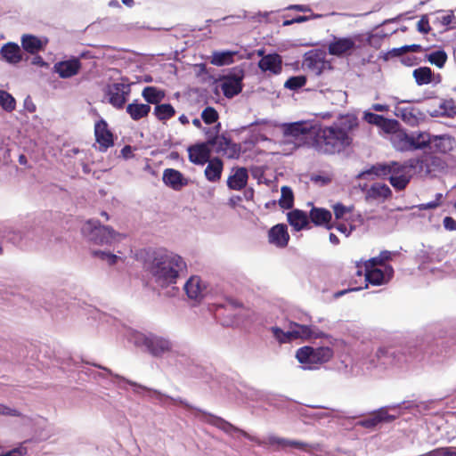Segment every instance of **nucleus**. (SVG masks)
<instances>
[{"instance_id":"f257e3e1","label":"nucleus","mask_w":456,"mask_h":456,"mask_svg":"<svg viewBox=\"0 0 456 456\" xmlns=\"http://www.w3.org/2000/svg\"><path fill=\"white\" fill-rule=\"evenodd\" d=\"M185 267L186 264L180 256L163 250L153 251L144 261L145 271L161 288L175 284L179 273Z\"/></svg>"},{"instance_id":"f03ea898","label":"nucleus","mask_w":456,"mask_h":456,"mask_svg":"<svg viewBox=\"0 0 456 456\" xmlns=\"http://www.w3.org/2000/svg\"><path fill=\"white\" fill-rule=\"evenodd\" d=\"M352 143V138L336 126L320 128L314 134L313 147L322 154L333 155L345 151Z\"/></svg>"},{"instance_id":"7ed1b4c3","label":"nucleus","mask_w":456,"mask_h":456,"mask_svg":"<svg viewBox=\"0 0 456 456\" xmlns=\"http://www.w3.org/2000/svg\"><path fill=\"white\" fill-rule=\"evenodd\" d=\"M418 159H409L404 164L393 162L391 164L372 165V175L378 176L389 175V181L392 186L396 190H403L411 181V170L417 168Z\"/></svg>"},{"instance_id":"20e7f679","label":"nucleus","mask_w":456,"mask_h":456,"mask_svg":"<svg viewBox=\"0 0 456 456\" xmlns=\"http://www.w3.org/2000/svg\"><path fill=\"white\" fill-rule=\"evenodd\" d=\"M305 68L320 77L319 85L330 89L338 80V73L325 58V53L321 51L309 52L304 60Z\"/></svg>"},{"instance_id":"39448f33","label":"nucleus","mask_w":456,"mask_h":456,"mask_svg":"<svg viewBox=\"0 0 456 456\" xmlns=\"http://www.w3.org/2000/svg\"><path fill=\"white\" fill-rule=\"evenodd\" d=\"M342 276L349 289L337 292L336 297L343 296L347 291H357L368 288V283H370V260L363 265L356 262L346 266L342 270Z\"/></svg>"},{"instance_id":"423d86ee","label":"nucleus","mask_w":456,"mask_h":456,"mask_svg":"<svg viewBox=\"0 0 456 456\" xmlns=\"http://www.w3.org/2000/svg\"><path fill=\"white\" fill-rule=\"evenodd\" d=\"M333 349L330 346L313 347L305 346L297 350L296 358L305 369H317L319 365L328 362L333 357Z\"/></svg>"},{"instance_id":"0eeeda50","label":"nucleus","mask_w":456,"mask_h":456,"mask_svg":"<svg viewBox=\"0 0 456 456\" xmlns=\"http://www.w3.org/2000/svg\"><path fill=\"white\" fill-rule=\"evenodd\" d=\"M283 142L293 143L296 147L303 145L312 135L313 126L308 121L284 123L281 126Z\"/></svg>"},{"instance_id":"6e6552de","label":"nucleus","mask_w":456,"mask_h":456,"mask_svg":"<svg viewBox=\"0 0 456 456\" xmlns=\"http://www.w3.org/2000/svg\"><path fill=\"white\" fill-rule=\"evenodd\" d=\"M392 256V252L386 250L372 257V286L387 284L392 279L394 269L388 263Z\"/></svg>"},{"instance_id":"1a4fd4ad","label":"nucleus","mask_w":456,"mask_h":456,"mask_svg":"<svg viewBox=\"0 0 456 456\" xmlns=\"http://www.w3.org/2000/svg\"><path fill=\"white\" fill-rule=\"evenodd\" d=\"M90 229V240L96 244H111L113 241L124 238L125 235L117 232L112 227L101 225L98 221H88L84 231Z\"/></svg>"},{"instance_id":"9d476101","label":"nucleus","mask_w":456,"mask_h":456,"mask_svg":"<svg viewBox=\"0 0 456 456\" xmlns=\"http://www.w3.org/2000/svg\"><path fill=\"white\" fill-rule=\"evenodd\" d=\"M208 143L211 146H215L216 153L228 159H238L240 155V145L233 142L224 135H215L208 138Z\"/></svg>"},{"instance_id":"9b49d317","label":"nucleus","mask_w":456,"mask_h":456,"mask_svg":"<svg viewBox=\"0 0 456 456\" xmlns=\"http://www.w3.org/2000/svg\"><path fill=\"white\" fill-rule=\"evenodd\" d=\"M142 344L147 348L148 352L155 357H161L163 354L171 352L173 347L170 340L155 334L143 336Z\"/></svg>"},{"instance_id":"f8f14e48","label":"nucleus","mask_w":456,"mask_h":456,"mask_svg":"<svg viewBox=\"0 0 456 456\" xmlns=\"http://www.w3.org/2000/svg\"><path fill=\"white\" fill-rule=\"evenodd\" d=\"M130 94V85L125 83H114L110 85L107 90L109 102L118 110L125 107Z\"/></svg>"},{"instance_id":"ddd939ff","label":"nucleus","mask_w":456,"mask_h":456,"mask_svg":"<svg viewBox=\"0 0 456 456\" xmlns=\"http://www.w3.org/2000/svg\"><path fill=\"white\" fill-rule=\"evenodd\" d=\"M94 137L96 142L99 144L98 150L102 152L114 145V135L109 129L108 123L101 118L94 125Z\"/></svg>"},{"instance_id":"4468645a","label":"nucleus","mask_w":456,"mask_h":456,"mask_svg":"<svg viewBox=\"0 0 456 456\" xmlns=\"http://www.w3.org/2000/svg\"><path fill=\"white\" fill-rule=\"evenodd\" d=\"M359 36L353 37H334L328 45V52L330 54L338 57L350 54L351 52L357 47L356 42L359 40Z\"/></svg>"},{"instance_id":"2eb2a0df","label":"nucleus","mask_w":456,"mask_h":456,"mask_svg":"<svg viewBox=\"0 0 456 456\" xmlns=\"http://www.w3.org/2000/svg\"><path fill=\"white\" fill-rule=\"evenodd\" d=\"M262 56L258 61V67L263 72H268L270 75H279L282 70V58L278 53H269L264 55V50L257 52Z\"/></svg>"},{"instance_id":"dca6fc26","label":"nucleus","mask_w":456,"mask_h":456,"mask_svg":"<svg viewBox=\"0 0 456 456\" xmlns=\"http://www.w3.org/2000/svg\"><path fill=\"white\" fill-rule=\"evenodd\" d=\"M82 68V63L78 58H71L66 61H61L53 65V71L61 78H69L77 75Z\"/></svg>"},{"instance_id":"f3484780","label":"nucleus","mask_w":456,"mask_h":456,"mask_svg":"<svg viewBox=\"0 0 456 456\" xmlns=\"http://www.w3.org/2000/svg\"><path fill=\"white\" fill-rule=\"evenodd\" d=\"M162 180L167 187L177 191L187 186L190 182L180 171L174 168H166Z\"/></svg>"},{"instance_id":"a211bd4d","label":"nucleus","mask_w":456,"mask_h":456,"mask_svg":"<svg viewBox=\"0 0 456 456\" xmlns=\"http://www.w3.org/2000/svg\"><path fill=\"white\" fill-rule=\"evenodd\" d=\"M208 141L207 142L191 145L188 148L189 159L195 165H204L210 160L211 151L208 148Z\"/></svg>"},{"instance_id":"6ab92c4d","label":"nucleus","mask_w":456,"mask_h":456,"mask_svg":"<svg viewBox=\"0 0 456 456\" xmlns=\"http://www.w3.org/2000/svg\"><path fill=\"white\" fill-rule=\"evenodd\" d=\"M289 240V234L288 232L287 225L278 224L273 226L268 232V241L270 244L277 248H285L288 246Z\"/></svg>"},{"instance_id":"aec40b11","label":"nucleus","mask_w":456,"mask_h":456,"mask_svg":"<svg viewBox=\"0 0 456 456\" xmlns=\"http://www.w3.org/2000/svg\"><path fill=\"white\" fill-rule=\"evenodd\" d=\"M289 335L295 339H311L325 337V334L320 330H314L311 326L302 325L297 322H290Z\"/></svg>"},{"instance_id":"412c9836","label":"nucleus","mask_w":456,"mask_h":456,"mask_svg":"<svg viewBox=\"0 0 456 456\" xmlns=\"http://www.w3.org/2000/svg\"><path fill=\"white\" fill-rule=\"evenodd\" d=\"M395 114L411 126H416L421 116L418 109L411 106H403V102H398L395 106Z\"/></svg>"},{"instance_id":"4be33fe9","label":"nucleus","mask_w":456,"mask_h":456,"mask_svg":"<svg viewBox=\"0 0 456 456\" xmlns=\"http://www.w3.org/2000/svg\"><path fill=\"white\" fill-rule=\"evenodd\" d=\"M221 89L226 98H232L242 90V76L225 77L221 84Z\"/></svg>"},{"instance_id":"5701e85b","label":"nucleus","mask_w":456,"mask_h":456,"mask_svg":"<svg viewBox=\"0 0 456 456\" xmlns=\"http://www.w3.org/2000/svg\"><path fill=\"white\" fill-rule=\"evenodd\" d=\"M206 286L199 276H191L184 285V290L191 299L200 300L203 297Z\"/></svg>"},{"instance_id":"b1692460","label":"nucleus","mask_w":456,"mask_h":456,"mask_svg":"<svg viewBox=\"0 0 456 456\" xmlns=\"http://www.w3.org/2000/svg\"><path fill=\"white\" fill-rule=\"evenodd\" d=\"M419 160L418 167L426 174H430L437 169L444 168V162L437 156L431 154L424 155Z\"/></svg>"},{"instance_id":"393cba45","label":"nucleus","mask_w":456,"mask_h":456,"mask_svg":"<svg viewBox=\"0 0 456 456\" xmlns=\"http://www.w3.org/2000/svg\"><path fill=\"white\" fill-rule=\"evenodd\" d=\"M456 146L455 139L449 134L433 135L431 147L440 153H448Z\"/></svg>"},{"instance_id":"a878e982","label":"nucleus","mask_w":456,"mask_h":456,"mask_svg":"<svg viewBox=\"0 0 456 456\" xmlns=\"http://www.w3.org/2000/svg\"><path fill=\"white\" fill-rule=\"evenodd\" d=\"M46 44L47 40L43 41L39 37L31 34H24L21 37V46L24 51L30 54H36L44 50Z\"/></svg>"},{"instance_id":"bb28decb","label":"nucleus","mask_w":456,"mask_h":456,"mask_svg":"<svg viewBox=\"0 0 456 456\" xmlns=\"http://www.w3.org/2000/svg\"><path fill=\"white\" fill-rule=\"evenodd\" d=\"M248 174L245 167H238L234 174L227 179V186L231 190L240 191L246 187L248 183Z\"/></svg>"},{"instance_id":"cd10ccee","label":"nucleus","mask_w":456,"mask_h":456,"mask_svg":"<svg viewBox=\"0 0 456 456\" xmlns=\"http://www.w3.org/2000/svg\"><path fill=\"white\" fill-rule=\"evenodd\" d=\"M224 169L223 161L216 157L208 161V166L205 169V176L208 181L216 183L221 179L222 172Z\"/></svg>"},{"instance_id":"c85d7f7f","label":"nucleus","mask_w":456,"mask_h":456,"mask_svg":"<svg viewBox=\"0 0 456 456\" xmlns=\"http://www.w3.org/2000/svg\"><path fill=\"white\" fill-rule=\"evenodd\" d=\"M397 409L393 408H380L378 411H372V427L379 424H388L397 415Z\"/></svg>"},{"instance_id":"c756f323","label":"nucleus","mask_w":456,"mask_h":456,"mask_svg":"<svg viewBox=\"0 0 456 456\" xmlns=\"http://www.w3.org/2000/svg\"><path fill=\"white\" fill-rule=\"evenodd\" d=\"M3 58L11 64H17L22 60L20 46L15 43H7L1 48Z\"/></svg>"},{"instance_id":"7c9ffc66","label":"nucleus","mask_w":456,"mask_h":456,"mask_svg":"<svg viewBox=\"0 0 456 456\" xmlns=\"http://www.w3.org/2000/svg\"><path fill=\"white\" fill-rule=\"evenodd\" d=\"M151 109V108L149 104L139 103L135 100L126 106V110L133 120L138 121L143 118H146L149 115Z\"/></svg>"},{"instance_id":"2f4dec72","label":"nucleus","mask_w":456,"mask_h":456,"mask_svg":"<svg viewBox=\"0 0 456 456\" xmlns=\"http://www.w3.org/2000/svg\"><path fill=\"white\" fill-rule=\"evenodd\" d=\"M370 175V169L365 170L355 177V185L354 186V193L362 192L365 199L370 197V185L368 176Z\"/></svg>"},{"instance_id":"473e14b6","label":"nucleus","mask_w":456,"mask_h":456,"mask_svg":"<svg viewBox=\"0 0 456 456\" xmlns=\"http://www.w3.org/2000/svg\"><path fill=\"white\" fill-rule=\"evenodd\" d=\"M288 222L296 230L300 231L307 226L308 216L305 212L294 209L288 213Z\"/></svg>"},{"instance_id":"72a5a7b5","label":"nucleus","mask_w":456,"mask_h":456,"mask_svg":"<svg viewBox=\"0 0 456 456\" xmlns=\"http://www.w3.org/2000/svg\"><path fill=\"white\" fill-rule=\"evenodd\" d=\"M390 141L397 151H404L411 150V134H407L403 131L397 130L393 135H390Z\"/></svg>"},{"instance_id":"f704fd0d","label":"nucleus","mask_w":456,"mask_h":456,"mask_svg":"<svg viewBox=\"0 0 456 456\" xmlns=\"http://www.w3.org/2000/svg\"><path fill=\"white\" fill-rule=\"evenodd\" d=\"M309 218L315 225L325 224L328 228H330L328 224L331 220V213L325 208L314 207L310 210Z\"/></svg>"},{"instance_id":"c9c22d12","label":"nucleus","mask_w":456,"mask_h":456,"mask_svg":"<svg viewBox=\"0 0 456 456\" xmlns=\"http://www.w3.org/2000/svg\"><path fill=\"white\" fill-rule=\"evenodd\" d=\"M372 125L377 126L380 130L391 135L398 130V123L395 120L387 119L373 113Z\"/></svg>"},{"instance_id":"e433bc0d","label":"nucleus","mask_w":456,"mask_h":456,"mask_svg":"<svg viewBox=\"0 0 456 456\" xmlns=\"http://www.w3.org/2000/svg\"><path fill=\"white\" fill-rule=\"evenodd\" d=\"M142 96L147 102L146 104L158 105L165 98V92L155 86H146L142 92Z\"/></svg>"},{"instance_id":"4c0bfd02","label":"nucleus","mask_w":456,"mask_h":456,"mask_svg":"<svg viewBox=\"0 0 456 456\" xmlns=\"http://www.w3.org/2000/svg\"><path fill=\"white\" fill-rule=\"evenodd\" d=\"M432 137L428 132H414L411 134V150L423 149L431 145Z\"/></svg>"},{"instance_id":"58836bf2","label":"nucleus","mask_w":456,"mask_h":456,"mask_svg":"<svg viewBox=\"0 0 456 456\" xmlns=\"http://www.w3.org/2000/svg\"><path fill=\"white\" fill-rule=\"evenodd\" d=\"M332 126L345 132L346 134H349V133L358 126V119L354 115L347 114L341 116Z\"/></svg>"},{"instance_id":"ea45409f","label":"nucleus","mask_w":456,"mask_h":456,"mask_svg":"<svg viewBox=\"0 0 456 456\" xmlns=\"http://www.w3.org/2000/svg\"><path fill=\"white\" fill-rule=\"evenodd\" d=\"M154 115L159 120L166 121L175 115V110L170 103H159L154 108Z\"/></svg>"},{"instance_id":"a19ab883","label":"nucleus","mask_w":456,"mask_h":456,"mask_svg":"<svg viewBox=\"0 0 456 456\" xmlns=\"http://www.w3.org/2000/svg\"><path fill=\"white\" fill-rule=\"evenodd\" d=\"M234 52H215L212 55L211 63L216 66L229 65L233 62Z\"/></svg>"},{"instance_id":"79ce46f5","label":"nucleus","mask_w":456,"mask_h":456,"mask_svg":"<svg viewBox=\"0 0 456 456\" xmlns=\"http://www.w3.org/2000/svg\"><path fill=\"white\" fill-rule=\"evenodd\" d=\"M432 71L428 67L418 68L413 70V77L419 86L428 85L432 82Z\"/></svg>"},{"instance_id":"37998d69","label":"nucleus","mask_w":456,"mask_h":456,"mask_svg":"<svg viewBox=\"0 0 456 456\" xmlns=\"http://www.w3.org/2000/svg\"><path fill=\"white\" fill-rule=\"evenodd\" d=\"M200 419L205 424L214 426L216 428H235L225 419L212 414L204 412L201 414Z\"/></svg>"},{"instance_id":"c03bdc74","label":"nucleus","mask_w":456,"mask_h":456,"mask_svg":"<svg viewBox=\"0 0 456 456\" xmlns=\"http://www.w3.org/2000/svg\"><path fill=\"white\" fill-rule=\"evenodd\" d=\"M279 205L283 209H290L294 205V194L289 186H282Z\"/></svg>"},{"instance_id":"a18cd8bd","label":"nucleus","mask_w":456,"mask_h":456,"mask_svg":"<svg viewBox=\"0 0 456 456\" xmlns=\"http://www.w3.org/2000/svg\"><path fill=\"white\" fill-rule=\"evenodd\" d=\"M0 107L7 112H12L16 108L15 99L4 90H0Z\"/></svg>"},{"instance_id":"49530a36","label":"nucleus","mask_w":456,"mask_h":456,"mask_svg":"<svg viewBox=\"0 0 456 456\" xmlns=\"http://www.w3.org/2000/svg\"><path fill=\"white\" fill-rule=\"evenodd\" d=\"M306 82H307L306 77L304 75L293 76V77H289L285 81L284 87L289 90L297 91V90L302 88L303 86H305Z\"/></svg>"},{"instance_id":"de8ad7c7","label":"nucleus","mask_w":456,"mask_h":456,"mask_svg":"<svg viewBox=\"0 0 456 456\" xmlns=\"http://www.w3.org/2000/svg\"><path fill=\"white\" fill-rule=\"evenodd\" d=\"M391 195L390 188L383 183H372V199L381 198L387 199Z\"/></svg>"},{"instance_id":"09e8293b","label":"nucleus","mask_w":456,"mask_h":456,"mask_svg":"<svg viewBox=\"0 0 456 456\" xmlns=\"http://www.w3.org/2000/svg\"><path fill=\"white\" fill-rule=\"evenodd\" d=\"M219 118L218 112L213 107H206L201 112V118L207 125H211L217 121Z\"/></svg>"},{"instance_id":"8fccbe9b","label":"nucleus","mask_w":456,"mask_h":456,"mask_svg":"<svg viewBox=\"0 0 456 456\" xmlns=\"http://www.w3.org/2000/svg\"><path fill=\"white\" fill-rule=\"evenodd\" d=\"M447 56L446 53L444 51H436L434 53H431L428 56V60L432 64H435L438 68H442L445 61H446Z\"/></svg>"},{"instance_id":"3c124183","label":"nucleus","mask_w":456,"mask_h":456,"mask_svg":"<svg viewBox=\"0 0 456 456\" xmlns=\"http://www.w3.org/2000/svg\"><path fill=\"white\" fill-rule=\"evenodd\" d=\"M272 331L280 343H287L294 340V338L289 335V330L283 331L281 328L273 327Z\"/></svg>"},{"instance_id":"603ef678","label":"nucleus","mask_w":456,"mask_h":456,"mask_svg":"<svg viewBox=\"0 0 456 456\" xmlns=\"http://www.w3.org/2000/svg\"><path fill=\"white\" fill-rule=\"evenodd\" d=\"M421 46L419 45H403L399 48H394L391 53L395 55L399 56L408 52H420Z\"/></svg>"},{"instance_id":"864d4df0","label":"nucleus","mask_w":456,"mask_h":456,"mask_svg":"<svg viewBox=\"0 0 456 456\" xmlns=\"http://www.w3.org/2000/svg\"><path fill=\"white\" fill-rule=\"evenodd\" d=\"M442 198H443V194L442 193H437L436 195V200H435L430 201V202L426 203V204H420V205L417 206V208L419 210H427V209L436 208L438 206H440Z\"/></svg>"},{"instance_id":"5fc2aeb1","label":"nucleus","mask_w":456,"mask_h":456,"mask_svg":"<svg viewBox=\"0 0 456 456\" xmlns=\"http://www.w3.org/2000/svg\"><path fill=\"white\" fill-rule=\"evenodd\" d=\"M0 414L5 416H21V413L16 409L10 408L4 404L0 403Z\"/></svg>"},{"instance_id":"6e6d98bb","label":"nucleus","mask_w":456,"mask_h":456,"mask_svg":"<svg viewBox=\"0 0 456 456\" xmlns=\"http://www.w3.org/2000/svg\"><path fill=\"white\" fill-rule=\"evenodd\" d=\"M27 453V448L20 445L11 451L6 452L5 453L1 454L0 456H24Z\"/></svg>"},{"instance_id":"4d7b16f0","label":"nucleus","mask_w":456,"mask_h":456,"mask_svg":"<svg viewBox=\"0 0 456 456\" xmlns=\"http://www.w3.org/2000/svg\"><path fill=\"white\" fill-rule=\"evenodd\" d=\"M333 211L337 219L343 218L348 209L341 203H337L333 206Z\"/></svg>"},{"instance_id":"13d9d810","label":"nucleus","mask_w":456,"mask_h":456,"mask_svg":"<svg viewBox=\"0 0 456 456\" xmlns=\"http://www.w3.org/2000/svg\"><path fill=\"white\" fill-rule=\"evenodd\" d=\"M444 226L446 230L448 231H456V221L450 217V216H446L444 219Z\"/></svg>"},{"instance_id":"bf43d9fd","label":"nucleus","mask_w":456,"mask_h":456,"mask_svg":"<svg viewBox=\"0 0 456 456\" xmlns=\"http://www.w3.org/2000/svg\"><path fill=\"white\" fill-rule=\"evenodd\" d=\"M121 155L126 159L133 158V148L130 145L124 146L121 150Z\"/></svg>"},{"instance_id":"052dcab7","label":"nucleus","mask_w":456,"mask_h":456,"mask_svg":"<svg viewBox=\"0 0 456 456\" xmlns=\"http://www.w3.org/2000/svg\"><path fill=\"white\" fill-rule=\"evenodd\" d=\"M428 21L425 19H421L418 22V29L422 33H427L429 30Z\"/></svg>"},{"instance_id":"680f3d73","label":"nucleus","mask_w":456,"mask_h":456,"mask_svg":"<svg viewBox=\"0 0 456 456\" xmlns=\"http://www.w3.org/2000/svg\"><path fill=\"white\" fill-rule=\"evenodd\" d=\"M307 20V17L305 16H298L295 19H292V20H284L283 21V26H289L293 23H300V22H303V21H305Z\"/></svg>"},{"instance_id":"e2e57ef3","label":"nucleus","mask_w":456,"mask_h":456,"mask_svg":"<svg viewBox=\"0 0 456 456\" xmlns=\"http://www.w3.org/2000/svg\"><path fill=\"white\" fill-rule=\"evenodd\" d=\"M445 452L446 448H438L426 453L424 456H445Z\"/></svg>"},{"instance_id":"0e129e2a","label":"nucleus","mask_w":456,"mask_h":456,"mask_svg":"<svg viewBox=\"0 0 456 456\" xmlns=\"http://www.w3.org/2000/svg\"><path fill=\"white\" fill-rule=\"evenodd\" d=\"M279 444H289L292 447H296V448H302L305 444L301 443V442H297V441H289V442H285L284 440H281L279 441Z\"/></svg>"},{"instance_id":"69168bd1","label":"nucleus","mask_w":456,"mask_h":456,"mask_svg":"<svg viewBox=\"0 0 456 456\" xmlns=\"http://www.w3.org/2000/svg\"><path fill=\"white\" fill-rule=\"evenodd\" d=\"M288 9L297 10V11L304 12L310 11V8L307 5H303V4L290 5Z\"/></svg>"},{"instance_id":"338daca9","label":"nucleus","mask_w":456,"mask_h":456,"mask_svg":"<svg viewBox=\"0 0 456 456\" xmlns=\"http://www.w3.org/2000/svg\"><path fill=\"white\" fill-rule=\"evenodd\" d=\"M32 64L39 66V67H43V66L46 65V62L44 61V59L41 56L37 55L33 58Z\"/></svg>"},{"instance_id":"774afa93","label":"nucleus","mask_w":456,"mask_h":456,"mask_svg":"<svg viewBox=\"0 0 456 456\" xmlns=\"http://www.w3.org/2000/svg\"><path fill=\"white\" fill-rule=\"evenodd\" d=\"M118 256L109 253V255L106 257V261L109 263L110 265H115L118 261Z\"/></svg>"}]
</instances>
